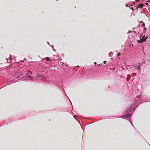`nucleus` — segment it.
<instances>
[{"label":"nucleus","instance_id":"6e6552de","mask_svg":"<svg viewBox=\"0 0 150 150\" xmlns=\"http://www.w3.org/2000/svg\"><path fill=\"white\" fill-rule=\"evenodd\" d=\"M113 53L112 52H110L108 54V55L110 57H111L113 55Z\"/></svg>","mask_w":150,"mask_h":150},{"label":"nucleus","instance_id":"423d86ee","mask_svg":"<svg viewBox=\"0 0 150 150\" xmlns=\"http://www.w3.org/2000/svg\"><path fill=\"white\" fill-rule=\"evenodd\" d=\"M130 78H131V76H130V75L129 74H128L127 75V78L126 81H128L130 80Z\"/></svg>","mask_w":150,"mask_h":150},{"label":"nucleus","instance_id":"bb28decb","mask_svg":"<svg viewBox=\"0 0 150 150\" xmlns=\"http://www.w3.org/2000/svg\"><path fill=\"white\" fill-rule=\"evenodd\" d=\"M135 130H136V131H138V132L139 133V131H137V130L136 129Z\"/></svg>","mask_w":150,"mask_h":150},{"label":"nucleus","instance_id":"7ed1b4c3","mask_svg":"<svg viewBox=\"0 0 150 150\" xmlns=\"http://www.w3.org/2000/svg\"><path fill=\"white\" fill-rule=\"evenodd\" d=\"M133 107H128L126 110L125 112L127 113L132 112Z\"/></svg>","mask_w":150,"mask_h":150},{"label":"nucleus","instance_id":"72a5a7b5","mask_svg":"<svg viewBox=\"0 0 150 150\" xmlns=\"http://www.w3.org/2000/svg\"><path fill=\"white\" fill-rule=\"evenodd\" d=\"M78 67H80V66H78Z\"/></svg>","mask_w":150,"mask_h":150},{"label":"nucleus","instance_id":"0eeeda50","mask_svg":"<svg viewBox=\"0 0 150 150\" xmlns=\"http://www.w3.org/2000/svg\"><path fill=\"white\" fill-rule=\"evenodd\" d=\"M41 76V75L40 74H37L36 75V78H40Z\"/></svg>","mask_w":150,"mask_h":150},{"label":"nucleus","instance_id":"473e14b6","mask_svg":"<svg viewBox=\"0 0 150 150\" xmlns=\"http://www.w3.org/2000/svg\"><path fill=\"white\" fill-rule=\"evenodd\" d=\"M145 30H146V28H145Z\"/></svg>","mask_w":150,"mask_h":150},{"label":"nucleus","instance_id":"6ab92c4d","mask_svg":"<svg viewBox=\"0 0 150 150\" xmlns=\"http://www.w3.org/2000/svg\"><path fill=\"white\" fill-rule=\"evenodd\" d=\"M131 32V31L130 30H129L128 31V32L127 33H130Z\"/></svg>","mask_w":150,"mask_h":150},{"label":"nucleus","instance_id":"b1692460","mask_svg":"<svg viewBox=\"0 0 150 150\" xmlns=\"http://www.w3.org/2000/svg\"><path fill=\"white\" fill-rule=\"evenodd\" d=\"M137 2H139V0H135Z\"/></svg>","mask_w":150,"mask_h":150},{"label":"nucleus","instance_id":"f257e3e1","mask_svg":"<svg viewBox=\"0 0 150 150\" xmlns=\"http://www.w3.org/2000/svg\"><path fill=\"white\" fill-rule=\"evenodd\" d=\"M133 112H132L131 113H129L126 115H122L121 117L124 119L125 118H130L131 120V117L133 114Z\"/></svg>","mask_w":150,"mask_h":150},{"label":"nucleus","instance_id":"f03ea898","mask_svg":"<svg viewBox=\"0 0 150 150\" xmlns=\"http://www.w3.org/2000/svg\"><path fill=\"white\" fill-rule=\"evenodd\" d=\"M139 65L138 66L136 65L135 64L133 65V67L134 69H137V70H140V66L141 65L140 63H139Z\"/></svg>","mask_w":150,"mask_h":150},{"label":"nucleus","instance_id":"9d476101","mask_svg":"<svg viewBox=\"0 0 150 150\" xmlns=\"http://www.w3.org/2000/svg\"><path fill=\"white\" fill-rule=\"evenodd\" d=\"M132 77H134L137 75V74L135 73H133L132 74Z\"/></svg>","mask_w":150,"mask_h":150},{"label":"nucleus","instance_id":"4be33fe9","mask_svg":"<svg viewBox=\"0 0 150 150\" xmlns=\"http://www.w3.org/2000/svg\"><path fill=\"white\" fill-rule=\"evenodd\" d=\"M144 62H143V63H144V64H145V60H144Z\"/></svg>","mask_w":150,"mask_h":150},{"label":"nucleus","instance_id":"20e7f679","mask_svg":"<svg viewBox=\"0 0 150 150\" xmlns=\"http://www.w3.org/2000/svg\"><path fill=\"white\" fill-rule=\"evenodd\" d=\"M146 39L144 38L143 39L141 38L139 40H138L137 42L139 43H142L143 41H146Z\"/></svg>","mask_w":150,"mask_h":150},{"label":"nucleus","instance_id":"7c9ffc66","mask_svg":"<svg viewBox=\"0 0 150 150\" xmlns=\"http://www.w3.org/2000/svg\"><path fill=\"white\" fill-rule=\"evenodd\" d=\"M94 63L96 64V62H95Z\"/></svg>","mask_w":150,"mask_h":150},{"label":"nucleus","instance_id":"2eb2a0df","mask_svg":"<svg viewBox=\"0 0 150 150\" xmlns=\"http://www.w3.org/2000/svg\"><path fill=\"white\" fill-rule=\"evenodd\" d=\"M30 73V74H31L32 73L31 71H28V73L29 74V73Z\"/></svg>","mask_w":150,"mask_h":150},{"label":"nucleus","instance_id":"ddd939ff","mask_svg":"<svg viewBox=\"0 0 150 150\" xmlns=\"http://www.w3.org/2000/svg\"><path fill=\"white\" fill-rule=\"evenodd\" d=\"M74 117L75 119H76L77 118V115H75L74 116Z\"/></svg>","mask_w":150,"mask_h":150},{"label":"nucleus","instance_id":"cd10ccee","mask_svg":"<svg viewBox=\"0 0 150 150\" xmlns=\"http://www.w3.org/2000/svg\"><path fill=\"white\" fill-rule=\"evenodd\" d=\"M112 117H110V118H112Z\"/></svg>","mask_w":150,"mask_h":150},{"label":"nucleus","instance_id":"c85d7f7f","mask_svg":"<svg viewBox=\"0 0 150 150\" xmlns=\"http://www.w3.org/2000/svg\"><path fill=\"white\" fill-rule=\"evenodd\" d=\"M133 127H134V128H135V129H136L135 128V127H134V126H133Z\"/></svg>","mask_w":150,"mask_h":150},{"label":"nucleus","instance_id":"f8f14e48","mask_svg":"<svg viewBox=\"0 0 150 150\" xmlns=\"http://www.w3.org/2000/svg\"><path fill=\"white\" fill-rule=\"evenodd\" d=\"M28 77H29L30 79H32L33 78V77H32L31 76H29V75H28Z\"/></svg>","mask_w":150,"mask_h":150},{"label":"nucleus","instance_id":"1a4fd4ad","mask_svg":"<svg viewBox=\"0 0 150 150\" xmlns=\"http://www.w3.org/2000/svg\"><path fill=\"white\" fill-rule=\"evenodd\" d=\"M142 23V27H143L145 25V23H144V22L143 21H141L140 23Z\"/></svg>","mask_w":150,"mask_h":150},{"label":"nucleus","instance_id":"5701e85b","mask_svg":"<svg viewBox=\"0 0 150 150\" xmlns=\"http://www.w3.org/2000/svg\"><path fill=\"white\" fill-rule=\"evenodd\" d=\"M11 55L10 54V57H9V59H11Z\"/></svg>","mask_w":150,"mask_h":150},{"label":"nucleus","instance_id":"a211bd4d","mask_svg":"<svg viewBox=\"0 0 150 150\" xmlns=\"http://www.w3.org/2000/svg\"><path fill=\"white\" fill-rule=\"evenodd\" d=\"M118 54V56H120V53H118V54Z\"/></svg>","mask_w":150,"mask_h":150},{"label":"nucleus","instance_id":"9b49d317","mask_svg":"<svg viewBox=\"0 0 150 150\" xmlns=\"http://www.w3.org/2000/svg\"><path fill=\"white\" fill-rule=\"evenodd\" d=\"M45 59L47 61H49L50 60V58L48 57H46Z\"/></svg>","mask_w":150,"mask_h":150},{"label":"nucleus","instance_id":"c756f323","mask_svg":"<svg viewBox=\"0 0 150 150\" xmlns=\"http://www.w3.org/2000/svg\"><path fill=\"white\" fill-rule=\"evenodd\" d=\"M12 81V80H11L10 81H9V82H11Z\"/></svg>","mask_w":150,"mask_h":150},{"label":"nucleus","instance_id":"a878e982","mask_svg":"<svg viewBox=\"0 0 150 150\" xmlns=\"http://www.w3.org/2000/svg\"><path fill=\"white\" fill-rule=\"evenodd\" d=\"M134 33L136 34V32L135 31H134Z\"/></svg>","mask_w":150,"mask_h":150},{"label":"nucleus","instance_id":"412c9836","mask_svg":"<svg viewBox=\"0 0 150 150\" xmlns=\"http://www.w3.org/2000/svg\"><path fill=\"white\" fill-rule=\"evenodd\" d=\"M130 123H131L132 125L134 126L131 121H130Z\"/></svg>","mask_w":150,"mask_h":150},{"label":"nucleus","instance_id":"393cba45","mask_svg":"<svg viewBox=\"0 0 150 150\" xmlns=\"http://www.w3.org/2000/svg\"><path fill=\"white\" fill-rule=\"evenodd\" d=\"M47 43L49 45H50V43L48 42H47Z\"/></svg>","mask_w":150,"mask_h":150},{"label":"nucleus","instance_id":"4468645a","mask_svg":"<svg viewBox=\"0 0 150 150\" xmlns=\"http://www.w3.org/2000/svg\"><path fill=\"white\" fill-rule=\"evenodd\" d=\"M50 82V81H45V83H49V82Z\"/></svg>","mask_w":150,"mask_h":150},{"label":"nucleus","instance_id":"dca6fc26","mask_svg":"<svg viewBox=\"0 0 150 150\" xmlns=\"http://www.w3.org/2000/svg\"><path fill=\"white\" fill-rule=\"evenodd\" d=\"M106 63V61H105L103 62V63L104 64H105Z\"/></svg>","mask_w":150,"mask_h":150},{"label":"nucleus","instance_id":"2f4dec72","mask_svg":"<svg viewBox=\"0 0 150 150\" xmlns=\"http://www.w3.org/2000/svg\"><path fill=\"white\" fill-rule=\"evenodd\" d=\"M126 6H127V4H126Z\"/></svg>","mask_w":150,"mask_h":150},{"label":"nucleus","instance_id":"39448f33","mask_svg":"<svg viewBox=\"0 0 150 150\" xmlns=\"http://www.w3.org/2000/svg\"><path fill=\"white\" fill-rule=\"evenodd\" d=\"M144 6L143 4H139L137 7V8H142Z\"/></svg>","mask_w":150,"mask_h":150},{"label":"nucleus","instance_id":"aec40b11","mask_svg":"<svg viewBox=\"0 0 150 150\" xmlns=\"http://www.w3.org/2000/svg\"><path fill=\"white\" fill-rule=\"evenodd\" d=\"M53 51H56V50L55 49H54V48H53Z\"/></svg>","mask_w":150,"mask_h":150},{"label":"nucleus","instance_id":"f3484780","mask_svg":"<svg viewBox=\"0 0 150 150\" xmlns=\"http://www.w3.org/2000/svg\"><path fill=\"white\" fill-rule=\"evenodd\" d=\"M51 47H52V48H53L54 47V46L53 45H51Z\"/></svg>","mask_w":150,"mask_h":150}]
</instances>
